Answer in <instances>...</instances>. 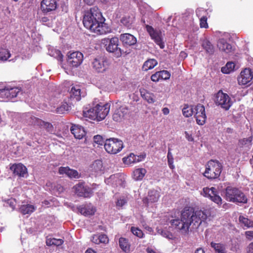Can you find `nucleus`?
Wrapping results in <instances>:
<instances>
[{"label":"nucleus","instance_id":"nucleus-1","mask_svg":"<svg viewBox=\"0 0 253 253\" xmlns=\"http://www.w3.org/2000/svg\"><path fill=\"white\" fill-rule=\"evenodd\" d=\"M211 215L210 209L194 211L192 208L185 207L181 211L180 219L171 220L170 223L172 226L180 230L183 234L186 235L189 233L190 225H192L194 226L193 228H197L203 221H205Z\"/></svg>","mask_w":253,"mask_h":253},{"label":"nucleus","instance_id":"nucleus-2","mask_svg":"<svg viewBox=\"0 0 253 253\" xmlns=\"http://www.w3.org/2000/svg\"><path fill=\"white\" fill-rule=\"evenodd\" d=\"M104 21L105 19L99 10L94 7L85 13L83 22L86 29L99 35L110 32V28L104 23Z\"/></svg>","mask_w":253,"mask_h":253},{"label":"nucleus","instance_id":"nucleus-3","mask_svg":"<svg viewBox=\"0 0 253 253\" xmlns=\"http://www.w3.org/2000/svg\"><path fill=\"white\" fill-rule=\"evenodd\" d=\"M110 105L100 103L86 111H84V116L90 120L101 121L104 120L108 114Z\"/></svg>","mask_w":253,"mask_h":253},{"label":"nucleus","instance_id":"nucleus-4","mask_svg":"<svg viewBox=\"0 0 253 253\" xmlns=\"http://www.w3.org/2000/svg\"><path fill=\"white\" fill-rule=\"evenodd\" d=\"M16 84L14 82L0 83V101H15Z\"/></svg>","mask_w":253,"mask_h":253},{"label":"nucleus","instance_id":"nucleus-5","mask_svg":"<svg viewBox=\"0 0 253 253\" xmlns=\"http://www.w3.org/2000/svg\"><path fill=\"white\" fill-rule=\"evenodd\" d=\"M222 169V165L218 161L211 160L206 165L203 175L208 179H215L220 176Z\"/></svg>","mask_w":253,"mask_h":253},{"label":"nucleus","instance_id":"nucleus-6","mask_svg":"<svg viewBox=\"0 0 253 253\" xmlns=\"http://www.w3.org/2000/svg\"><path fill=\"white\" fill-rule=\"evenodd\" d=\"M225 198L233 203H247L248 199L244 193L238 188L228 186L225 190Z\"/></svg>","mask_w":253,"mask_h":253},{"label":"nucleus","instance_id":"nucleus-7","mask_svg":"<svg viewBox=\"0 0 253 253\" xmlns=\"http://www.w3.org/2000/svg\"><path fill=\"white\" fill-rule=\"evenodd\" d=\"M102 43L105 44L106 50L110 53L114 54L116 57L122 56V51L119 47V41L117 37H113L111 39H104L102 40Z\"/></svg>","mask_w":253,"mask_h":253},{"label":"nucleus","instance_id":"nucleus-8","mask_svg":"<svg viewBox=\"0 0 253 253\" xmlns=\"http://www.w3.org/2000/svg\"><path fill=\"white\" fill-rule=\"evenodd\" d=\"M123 142L117 138H111L106 140L104 143L105 150L110 154H116L120 152L123 148Z\"/></svg>","mask_w":253,"mask_h":253},{"label":"nucleus","instance_id":"nucleus-9","mask_svg":"<svg viewBox=\"0 0 253 253\" xmlns=\"http://www.w3.org/2000/svg\"><path fill=\"white\" fill-rule=\"evenodd\" d=\"M215 103L225 110H228L233 103L229 96L221 90L219 91L216 95Z\"/></svg>","mask_w":253,"mask_h":253},{"label":"nucleus","instance_id":"nucleus-10","mask_svg":"<svg viewBox=\"0 0 253 253\" xmlns=\"http://www.w3.org/2000/svg\"><path fill=\"white\" fill-rule=\"evenodd\" d=\"M73 188L75 193L80 197L89 198L93 195L92 189L85 185L84 182H79Z\"/></svg>","mask_w":253,"mask_h":253},{"label":"nucleus","instance_id":"nucleus-11","mask_svg":"<svg viewBox=\"0 0 253 253\" xmlns=\"http://www.w3.org/2000/svg\"><path fill=\"white\" fill-rule=\"evenodd\" d=\"M203 195L209 198L219 206L222 204V199L217 194V189L215 187H212L211 188L204 187L203 189Z\"/></svg>","mask_w":253,"mask_h":253},{"label":"nucleus","instance_id":"nucleus-12","mask_svg":"<svg viewBox=\"0 0 253 253\" xmlns=\"http://www.w3.org/2000/svg\"><path fill=\"white\" fill-rule=\"evenodd\" d=\"M194 115L197 124L202 126L205 124L207 116L205 106L203 105L198 104L194 106Z\"/></svg>","mask_w":253,"mask_h":253},{"label":"nucleus","instance_id":"nucleus-13","mask_svg":"<svg viewBox=\"0 0 253 253\" xmlns=\"http://www.w3.org/2000/svg\"><path fill=\"white\" fill-rule=\"evenodd\" d=\"M107 59L105 57L99 56L95 58L91 62L93 69L98 73H103L107 68Z\"/></svg>","mask_w":253,"mask_h":253},{"label":"nucleus","instance_id":"nucleus-14","mask_svg":"<svg viewBox=\"0 0 253 253\" xmlns=\"http://www.w3.org/2000/svg\"><path fill=\"white\" fill-rule=\"evenodd\" d=\"M146 28L151 38L154 41L155 43L159 45L161 48H164L165 44L162 38L161 32L154 30L151 26L148 25L146 26Z\"/></svg>","mask_w":253,"mask_h":253},{"label":"nucleus","instance_id":"nucleus-15","mask_svg":"<svg viewBox=\"0 0 253 253\" xmlns=\"http://www.w3.org/2000/svg\"><path fill=\"white\" fill-rule=\"evenodd\" d=\"M253 78L252 70L246 68L242 71L238 78V82L240 85H245L249 84Z\"/></svg>","mask_w":253,"mask_h":253},{"label":"nucleus","instance_id":"nucleus-16","mask_svg":"<svg viewBox=\"0 0 253 253\" xmlns=\"http://www.w3.org/2000/svg\"><path fill=\"white\" fill-rule=\"evenodd\" d=\"M83 54L79 51H75L68 55V62L73 67L79 66L83 62Z\"/></svg>","mask_w":253,"mask_h":253},{"label":"nucleus","instance_id":"nucleus-17","mask_svg":"<svg viewBox=\"0 0 253 253\" xmlns=\"http://www.w3.org/2000/svg\"><path fill=\"white\" fill-rule=\"evenodd\" d=\"M41 7L43 13H48L56 9L57 3L55 0H42Z\"/></svg>","mask_w":253,"mask_h":253},{"label":"nucleus","instance_id":"nucleus-18","mask_svg":"<svg viewBox=\"0 0 253 253\" xmlns=\"http://www.w3.org/2000/svg\"><path fill=\"white\" fill-rule=\"evenodd\" d=\"M120 38L123 45L126 46L134 45L137 42L135 37L128 33L121 34Z\"/></svg>","mask_w":253,"mask_h":253},{"label":"nucleus","instance_id":"nucleus-19","mask_svg":"<svg viewBox=\"0 0 253 253\" xmlns=\"http://www.w3.org/2000/svg\"><path fill=\"white\" fill-rule=\"evenodd\" d=\"M35 119L34 123L35 125L41 128H44L47 132L52 133L53 131V126L50 123L45 122L39 118H35Z\"/></svg>","mask_w":253,"mask_h":253},{"label":"nucleus","instance_id":"nucleus-20","mask_svg":"<svg viewBox=\"0 0 253 253\" xmlns=\"http://www.w3.org/2000/svg\"><path fill=\"white\" fill-rule=\"evenodd\" d=\"M144 159V157L142 155H135L134 154L131 153L127 157H124L123 161L124 164L129 165L140 162Z\"/></svg>","mask_w":253,"mask_h":253},{"label":"nucleus","instance_id":"nucleus-21","mask_svg":"<svg viewBox=\"0 0 253 253\" xmlns=\"http://www.w3.org/2000/svg\"><path fill=\"white\" fill-rule=\"evenodd\" d=\"M159 197V192L155 190H152L149 192L147 197L144 198L143 202L145 204H148L149 203H155L158 201Z\"/></svg>","mask_w":253,"mask_h":253},{"label":"nucleus","instance_id":"nucleus-22","mask_svg":"<svg viewBox=\"0 0 253 253\" xmlns=\"http://www.w3.org/2000/svg\"><path fill=\"white\" fill-rule=\"evenodd\" d=\"M71 131L76 138L81 139L85 135L84 128L78 125H74L71 127Z\"/></svg>","mask_w":253,"mask_h":253},{"label":"nucleus","instance_id":"nucleus-23","mask_svg":"<svg viewBox=\"0 0 253 253\" xmlns=\"http://www.w3.org/2000/svg\"><path fill=\"white\" fill-rule=\"evenodd\" d=\"M217 46L220 50L227 53L230 52L232 50L231 45L228 43L224 39H219L217 42Z\"/></svg>","mask_w":253,"mask_h":253},{"label":"nucleus","instance_id":"nucleus-24","mask_svg":"<svg viewBox=\"0 0 253 253\" xmlns=\"http://www.w3.org/2000/svg\"><path fill=\"white\" fill-rule=\"evenodd\" d=\"M71 101H78L81 99V89L79 86H73L69 92Z\"/></svg>","mask_w":253,"mask_h":253},{"label":"nucleus","instance_id":"nucleus-25","mask_svg":"<svg viewBox=\"0 0 253 253\" xmlns=\"http://www.w3.org/2000/svg\"><path fill=\"white\" fill-rule=\"evenodd\" d=\"M91 241L96 244H106L108 243L109 239L105 234H95L92 236Z\"/></svg>","mask_w":253,"mask_h":253},{"label":"nucleus","instance_id":"nucleus-26","mask_svg":"<svg viewBox=\"0 0 253 253\" xmlns=\"http://www.w3.org/2000/svg\"><path fill=\"white\" fill-rule=\"evenodd\" d=\"M78 209L80 213L85 216L93 215L95 212V209L92 207L82 205L79 206Z\"/></svg>","mask_w":253,"mask_h":253},{"label":"nucleus","instance_id":"nucleus-27","mask_svg":"<svg viewBox=\"0 0 253 253\" xmlns=\"http://www.w3.org/2000/svg\"><path fill=\"white\" fill-rule=\"evenodd\" d=\"M17 175L20 177L25 178L28 176L27 168L21 163L17 164Z\"/></svg>","mask_w":253,"mask_h":253},{"label":"nucleus","instance_id":"nucleus-28","mask_svg":"<svg viewBox=\"0 0 253 253\" xmlns=\"http://www.w3.org/2000/svg\"><path fill=\"white\" fill-rule=\"evenodd\" d=\"M140 92L142 98L146 100L149 103H152L155 102L154 95L146 90L144 89H140Z\"/></svg>","mask_w":253,"mask_h":253},{"label":"nucleus","instance_id":"nucleus-29","mask_svg":"<svg viewBox=\"0 0 253 253\" xmlns=\"http://www.w3.org/2000/svg\"><path fill=\"white\" fill-rule=\"evenodd\" d=\"M119 244L121 249L125 252H128L130 250V244L128 240L125 238L121 237L119 240Z\"/></svg>","mask_w":253,"mask_h":253},{"label":"nucleus","instance_id":"nucleus-30","mask_svg":"<svg viewBox=\"0 0 253 253\" xmlns=\"http://www.w3.org/2000/svg\"><path fill=\"white\" fill-rule=\"evenodd\" d=\"M158 63L156 60L154 59H150L145 61L142 66V69L144 71H148L152 69L157 65Z\"/></svg>","mask_w":253,"mask_h":253},{"label":"nucleus","instance_id":"nucleus-31","mask_svg":"<svg viewBox=\"0 0 253 253\" xmlns=\"http://www.w3.org/2000/svg\"><path fill=\"white\" fill-rule=\"evenodd\" d=\"M146 170L145 169L139 168L136 169L133 171V178L136 180H141L144 176Z\"/></svg>","mask_w":253,"mask_h":253},{"label":"nucleus","instance_id":"nucleus-32","mask_svg":"<svg viewBox=\"0 0 253 253\" xmlns=\"http://www.w3.org/2000/svg\"><path fill=\"white\" fill-rule=\"evenodd\" d=\"M252 140L253 138L252 137L241 139L239 140L238 146L240 147L250 148L252 145Z\"/></svg>","mask_w":253,"mask_h":253},{"label":"nucleus","instance_id":"nucleus-33","mask_svg":"<svg viewBox=\"0 0 253 253\" xmlns=\"http://www.w3.org/2000/svg\"><path fill=\"white\" fill-rule=\"evenodd\" d=\"M36 208L34 206L31 205H24L21 206L20 211L23 214H31L33 212Z\"/></svg>","mask_w":253,"mask_h":253},{"label":"nucleus","instance_id":"nucleus-34","mask_svg":"<svg viewBox=\"0 0 253 253\" xmlns=\"http://www.w3.org/2000/svg\"><path fill=\"white\" fill-rule=\"evenodd\" d=\"M64 241L61 239L51 238H46V244L48 246H51L54 245L56 246H59L63 244Z\"/></svg>","mask_w":253,"mask_h":253},{"label":"nucleus","instance_id":"nucleus-35","mask_svg":"<svg viewBox=\"0 0 253 253\" xmlns=\"http://www.w3.org/2000/svg\"><path fill=\"white\" fill-rule=\"evenodd\" d=\"M202 46L209 54H213L214 51V47L209 41L204 40L202 43Z\"/></svg>","mask_w":253,"mask_h":253},{"label":"nucleus","instance_id":"nucleus-36","mask_svg":"<svg viewBox=\"0 0 253 253\" xmlns=\"http://www.w3.org/2000/svg\"><path fill=\"white\" fill-rule=\"evenodd\" d=\"M194 106H189L188 104H185L182 109V114L185 117H191L194 114Z\"/></svg>","mask_w":253,"mask_h":253},{"label":"nucleus","instance_id":"nucleus-37","mask_svg":"<svg viewBox=\"0 0 253 253\" xmlns=\"http://www.w3.org/2000/svg\"><path fill=\"white\" fill-rule=\"evenodd\" d=\"M235 64L233 62H228L225 66L221 68V71L223 74H229L234 70Z\"/></svg>","mask_w":253,"mask_h":253},{"label":"nucleus","instance_id":"nucleus-38","mask_svg":"<svg viewBox=\"0 0 253 253\" xmlns=\"http://www.w3.org/2000/svg\"><path fill=\"white\" fill-rule=\"evenodd\" d=\"M239 220L240 223L243 224L247 228L253 227V221H252L243 215H240L239 217Z\"/></svg>","mask_w":253,"mask_h":253},{"label":"nucleus","instance_id":"nucleus-39","mask_svg":"<svg viewBox=\"0 0 253 253\" xmlns=\"http://www.w3.org/2000/svg\"><path fill=\"white\" fill-rule=\"evenodd\" d=\"M211 246L218 253H225V248L224 245L222 244L215 243L213 242H211Z\"/></svg>","mask_w":253,"mask_h":253},{"label":"nucleus","instance_id":"nucleus-40","mask_svg":"<svg viewBox=\"0 0 253 253\" xmlns=\"http://www.w3.org/2000/svg\"><path fill=\"white\" fill-rule=\"evenodd\" d=\"M10 56V54L8 49L0 48V60L6 61Z\"/></svg>","mask_w":253,"mask_h":253},{"label":"nucleus","instance_id":"nucleus-41","mask_svg":"<svg viewBox=\"0 0 253 253\" xmlns=\"http://www.w3.org/2000/svg\"><path fill=\"white\" fill-rule=\"evenodd\" d=\"M121 22L124 26L130 28L133 22V17L130 16L124 17L121 19Z\"/></svg>","mask_w":253,"mask_h":253},{"label":"nucleus","instance_id":"nucleus-42","mask_svg":"<svg viewBox=\"0 0 253 253\" xmlns=\"http://www.w3.org/2000/svg\"><path fill=\"white\" fill-rule=\"evenodd\" d=\"M69 107L70 106L67 103L64 102L60 106L56 108V112L57 113L62 114L68 111L69 110Z\"/></svg>","mask_w":253,"mask_h":253},{"label":"nucleus","instance_id":"nucleus-43","mask_svg":"<svg viewBox=\"0 0 253 253\" xmlns=\"http://www.w3.org/2000/svg\"><path fill=\"white\" fill-rule=\"evenodd\" d=\"M16 205V200L15 199L11 198L5 201L4 204V206L6 207H10L11 209V211L14 210L15 206Z\"/></svg>","mask_w":253,"mask_h":253},{"label":"nucleus","instance_id":"nucleus-44","mask_svg":"<svg viewBox=\"0 0 253 253\" xmlns=\"http://www.w3.org/2000/svg\"><path fill=\"white\" fill-rule=\"evenodd\" d=\"M124 116L121 113L120 110L117 109L113 115V119L116 122H120L124 118Z\"/></svg>","mask_w":253,"mask_h":253},{"label":"nucleus","instance_id":"nucleus-45","mask_svg":"<svg viewBox=\"0 0 253 253\" xmlns=\"http://www.w3.org/2000/svg\"><path fill=\"white\" fill-rule=\"evenodd\" d=\"M70 178H79L81 176L77 170L70 169L69 173L67 175Z\"/></svg>","mask_w":253,"mask_h":253},{"label":"nucleus","instance_id":"nucleus-46","mask_svg":"<svg viewBox=\"0 0 253 253\" xmlns=\"http://www.w3.org/2000/svg\"><path fill=\"white\" fill-rule=\"evenodd\" d=\"M167 158H168V162L169 167L172 169H173L174 168V166L173 165V158L172 155L170 152V150L169 148V150H168Z\"/></svg>","mask_w":253,"mask_h":253},{"label":"nucleus","instance_id":"nucleus-47","mask_svg":"<svg viewBox=\"0 0 253 253\" xmlns=\"http://www.w3.org/2000/svg\"><path fill=\"white\" fill-rule=\"evenodd\" d=\"M131 231L133 233V235L139 238H142L143 236V233L141 230L139 229L138 228L135 227H131Z\"/></svg>","mask_w":253,"mask_h":253},{"label":"nucleus","instance_id":"nucleus-48","mask_svg":"<svg viewBox=\"0 0 253 253\" xmlns=\"http://www.w3.org/2000/svg\"><path fill=\"white\" fill-rule=\"evenodd\" d=\"M160 73L161 80H166L170 78V74L168 71H160Z\"/></svg>","mask_w":253,"mask_h":253},{"label":"nucleus","instance_id":"nucleus-49","mask_svg":"<svg viewBox=\"0 0 253 253\" xmlns=\"http://www.w3.org/2000/svg\"><path fill=\"white\" fill-rule=\"evenodd\" d=\"M200 26L201 28H208L209 25L207 22V17L205 16H202L200 19Z\"/></svg>","mask_w":253,"mask_h":253},{"label":"nucleus","instance_id":"nucleus-50","mask_svg":"<svg viewBox=\"0 0 253 253\" xmlns=\"http://www.w3.org/2000/svg\"><path fill=\"white\" fill-rule=\"evenodd\" d=\"M93 141L94 143L102 145L103 143H105L104 139L102 136L100 135H96L93 137Z\"/></svg>","mask_w":253,"mask_h":253},{"label":"nucleus","instance_id":"nucleus-51","mask_svg":"<svg viewBox=\"0 0 253 253\" xmlns=\"http://www.w3.org/2000/svg\"><path fill=\"white\" fill-rule=\"evenodd\" d=\"M70 168L69 167H61L59 168L58 173L60 174H67L69 173Z\"/></svg>","mask_w":253,"mask_h":253},{"label":"nucleus","instance_id":"nucleus-52","mask_svg":"<svg viewBox=\"0 0 253 253\" xmlns=\"http://www.w3.org/2000/svg\"><path fill=\"white\" fill-rule=\"evenodd\" d=\"M161 235L169 239H172L173 237V235L171 233L166 230L161 231Z\"/></svg>","mask_w":253,"mask_h":253},{"label":"nucleus","instance_id":"nucleus-53","mask_svg":"<svg viewBox=\"0 0 253 253\" xmlns=\"http://www.w3.org/2000/svg\"><path fill=\"white\" fill-rule=\"evenodd\" d=\"M160 71L156 72L151 77V79L153 82H157L161 80L160 76Z\"/></svg>","mask_w":253,"mask_h":253},{"label":"nucleus","instance_id":"nucleus-54","mask_svg":"<svg viewBox=\"0 0 253 253\" xmlns=\"http://www.w3.org/2000/svg\"><path fill=\"white\" fill-rule=\"evenodd\" d=\"M55 58L59 61L61 63L62 62L63 59V55L62 54L61 52L59 50H55Z\"/></svg>","mask_w":253,"mask_h":253},{"label":"nucleus","instance_id":"nucleus-55","mask_svg":"<svg viewBox=\"0 0 253 253\" xmlns=\"http://www.w3.org/2000/svg\"><path fill=\"white\" fill-rule=\"evenodd\" d=\"M118 110H120L121 113L125 116L126 115L128 112V108L126 105L121 106L118 109Z\"/></svg>","mask_w":253,"mask_h":253},{"label":"nucleus","instance_id":"nucleus-56","mask_svg":"<svg viewBox=\"0 0 253 253\" xmlns=\"http://www.w3.org/2000/svg\"><path fill=\"white\" fill-rule=\"evenodd\" d=\"M245 234L246 238L249 240L253 238V231H246Z\"/></svg>","mask_w":253,"mask_h":253},{"label":"nucleus","instance_id":"nucleus-57","mask_svg":"<svg viewBox=\"0 0 253 253\" xmlns=\"http://www.w3.org/2000/svg\"><path fill=\"white\" fill-rule=\"evenodd\" d=\"M185 137L187 139V140L189 141H194V138L192 137V135L191 134H189L188 132L185 131Z\"/></svg>","mask_w":253,"mask_h":253},{"label":"nucleus","instance_id":"nucleus-58","mask_svg":"<svg viewBox=\"0 0 253 253\" xmlns=\"http://www.w3.org/2000/svg\"><path fill=\"white\" fill-rule=\"evenodd\" d=\"M126 203V201L125 199L118 200L116 203L117 206L122 207Z\"/></svg>","mask_w":253,"mask_h":253},{"label":"nucleus","instance_id":"nucleus-59","mask_svg":"<svg viewBox=\"0 0 253 253\" xmlns=\"http://www.w3.org/2000/svg\"><path fill=\"white\" fill-rule=\"evenodd\" d=\"M247 253H253V242L249 245L247 248Z\"/></svg>","mask_w":253,"mask_h":253},{"label":"nucleus","instance_id":"nucleus-60","mask_svg":"<svg viewBox=\"0 0 253 253\" xmlns=\"http://www.w3.org/2000/svg\"><path fill=\"white\" fill-rule=\"evenodd\" d=\"M9 170L11 171L13 174H15L16 172V164L12 165L9 168Z\"/></svg>","mask_w":253,"mask_h":253},{"label":"nucleus","instance_id":"nucleus-61","mask_svg":"<svg viewBox=\"0 0 253 253\" xmlns=\"http://www.w3.org/2000/svg\"><path fill=\"white\" fill-rule=\"evenodd\" d=\"M162 112H163V113L164 114V115H168L169 114V109L167 107H165L163 109H162Z\"/></svg>","mask_w":253,"mask_h":253},{"label":"nucleus","instance_id":"nucleus-62","mask_svg":"<svg viewBox=\"0 0 253 253\" xmlns=\"http://www.w3.org/2000/svg\"><path fill=\"white\" fill-rule=\"evenodd\" d=\"M195 253H205V251L202 248H199L196 250Z\"/></svg>","mask_w":253,"mask_h":253},{"label":"nucleus","instance_id":"nucleus-63","mask_svg":"<svg viewBox=\"0 0 253 253\" xmlns=\"http://www.w3.org/2000/svg\"><path fill=\"white\" fill-rule=\"evenodd\" d=\"M84 1L88 5H91L94 2V0H84Z\"/></svg>","mask_w":253,"mask_h":253},{"label":"nucleus","instance_id":"nucleus-64","mask_svg":"<svg viewBox=\"0 0 253 253\" xmlns=\"http://www.w3.org/2000/svg\"><path fill=\"white\" fill-rule=\"evenodd\" d=\"M85 253H97L96 252H95L94 250H92L91 249H87Z\"/></svg>","mask_w":253,"mask_h":253}]
</instances>
